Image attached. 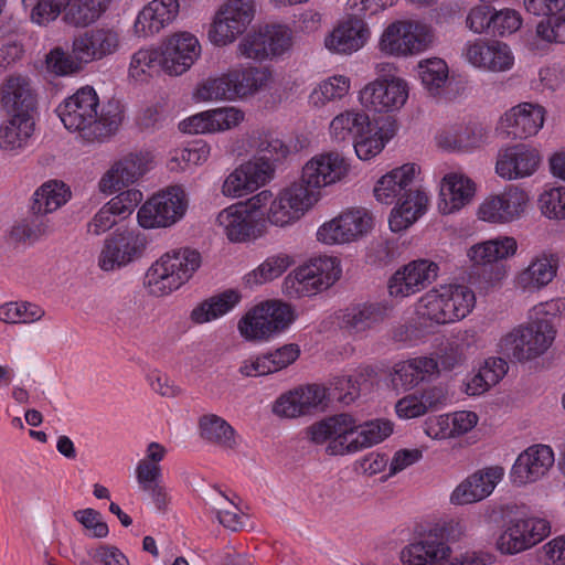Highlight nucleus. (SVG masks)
I'll return each mask as SVG.
<instances>
[{
  "mask_svg": "<svg viewBox=\"0 0 565 565\" xmlns=\"http://www.w3.org/2000/svg\"><path fill=\"white\" fill-rule=\"evenodd\" d=\"M162 71L160 49H140L131 56L129 75L136 81H145L152 73Z\"/></svg>",
  "mask_w": 565,
  "mask_h": 565,
  "instance_id": "obj_51",
  "label": "nucleus"
},
{
  "mask_svg": "<svg viewBox=\"0 0 565 565\" xmlns=\"http://www.w3.org/2000/svg\"><path fill=\"white\" fill-rule=\"evenodd\" d=\"M179 8L178 0H152L138 13L135 34L147 38L159 33L177 18Z\"/></svg>",
  "mask_w": 565,
  "mask_h": 565,
  "instance_id": "obj_35",
  "label": "nucleus"
},
{
  "mask_svg": "<svg viewBox=\"0 0 565 565\" xmlns=\"http://www.w3.org/2000/svg\"><path fill=\"white\" fill-rule=\"evenodd\" d=\"M71 0H22L24 8L31 10L33 22L43 25L55 20Z\"/></svg>",
  "mask_w": 565,
  "mask_h": 565,
  "instance_id": "obj_55",
  "label": "nucleus"
},
{
  "mask_svg": "<svg viewBox=\"0 0 565 565\" xmlns=\"http://www.w3.org/2000/svg\"><path fill=\"white\" fill-rule=\"evenodd\" d=\"M518 242L514 237L499 235L471 245L467 249V257L472 266L483 268L484 279L495 285L502 281L508 274L503 260L515 256Z\"/></svg>",
  "mask_w": 565,
  "mask_h": 565,
  "instance_id": "obj_11",
  "label": "nucleus"
},
{
  "mask_svg": "<svg viewBox=\"0 0 565 565\" xmlns=\"http://www.w3.org/2000/svg\"><path fill=\"white\" fill-rule=\"evenodd\" d=\"M452 550L437 527L407 543L399 552L402 565H447Z\"/></svg>",
  "mask_w": 565,
  "mask_h": 565,
  "instance_id": "obj_22",
  "label": "nucleus"
},
{
  "mask_svg": "<svg viewBox=\"0 0 565 565\" xmlns=\"http://www.w3.org/2000/svg\"><path fill=\"white\" fill-rule=\"evenodd\" d=\"M227 77L234 100L253 96L263 89L269 79V74L264 68L249 66L232 68L227 72Z\"/></svg>",
  "mask_w": 565,
  "mask_h": 565,
  "instance_id": "obj_43",
  "label": "nucleus"
},
{
  "mask_svg": "<svg viewBox=\"0 0 565 565\" xmlns=\"http://www.w3.org/2000/svg\"><path fill=\"white\" fill-rule=\"evenodd\" d=\"M44 310L30 302H7L0 307V321L6 323H32L44 316Z\"/></svg>",
  "mask_w": 565,
  "mask_h": 565,
  "instance_id": "obj_54",
  "label": "nucleus"
},
{
  "mask_svg": "<svg viewBox=\"0 0 565 565\" xmlns=\"http://www.w3.org/2000/svg\"><path fill=\"white\" fill-rule=\"evenodd\" d=\"M221 192L224 196L231 199L243 198L254 192L242 164L224 179Z\"/></svg>",
  "mask_w": 565,
  "mask_h": 565,
  "instance_id": "obj_60",
  "label": "nucleus"
},
{
  "mask_svg": "<svg viewBox=\"0 0 565 565\" xmlns=\"http://www.w3.org/2000/svg\"><path fill=\"white\" fill-rule=\"evenodd\" d=\"M142 192L136 189H129L114 196L106 205L111 210L117 218H126L136 206L142 201Z\"/></svg>",
  "mask_w": 565,
  "mask_h": 565,
  "instance_id": "obj_63",
  "label": "nucleus"
},
{
  "mask_svg": "<svg viewBox=\"0 0 565 565\" xmlns=\"http://www.w3.org/2000/svg\"><path fill=\"white\" fill-rule=\"evenodd\" d=\"M292 308L279 300L265 301L246 313L238 322L243 338L264 341L285 331L295 320Z\"/></svg>",
  "mask_w": 565,
  "mask_h": 565,
  "instance_id": "obj_9",
  "label": "nucleus"
},
{
  "mask_svg": "<svg viewBox=\"0 0 565 565\" xmlns=\"http://www.w3.org/2000/svg\"><path fill=\"white\" fill-rule=\"evenodd\" d=\"M246 29L247 28L238 23L237 20L230 18L227 13L217 10L207 35L212 44L225 46L233 43Z\"/></svg>",
  "mask_w": 565,
  "mask_h": 565,
  "instance_id": "obj_50",
  "label": "nucleus"
},
{
  "mask_svg": "<svg viewBox=\"0 0 565 565\" xmlns=\"http://www.w3.org/2000/svg\"><path fill=\"white\" fill-rule=\"evenodd\" d=\"M476 306L473 290L463 284H443L426 291L416 306L417 315L437 324L466 318Z\"/></svg>",
  "mask_w": 565,
  "mask_h": 565,
  "instance_id": "obj_6",
  "label": "nucleus"
},
{
  "mask_svg": "<svg viewBox=\"0 0 565 565\" xmlns=\"http://www.w3.org/2000/svg\"><path fill=\"white\" fill-rule=\"evenodd\" d=\"M371 124L370 117L360 109H345L329 124V136L334 142L353 141Z\"/></svg>",
  "mask_w": 565,
  "mask_h": 565,
  "instance_id": "obj_41",
  "label": "nucleus"
},
{
  "mask_svg": "<svg viewBox=\"0 0 565 565\" xmlns=\"http://www.w3.org/2000/svg\"><path fill=\"white\" fill-rule=\"evenodd\" d=\"M168 449L157 441L147 445L145 457L137 462L135 473L137 483L143 492L148 493L158 510H166L170 498L162 483V468Z\"/></svg>",
  "mask_w": 565,
  "mask_h": 565,
  "instance_id": "obj_13",
  "label": "nucleus"
},
{
  "mask_svg": "<svg viewBox=\"0 0 565 565\" xmlns=\"http://www.w3.org/2000/svg\"><path fill=\"white\" fill-rule=\"evenodd\" d=\"M564 309L563 299H550L533 306L527 311V321L515 326L500 339V352L519 363L544 355L556 339L555 319Z\"/></svg>",
  "mask_w": 565,
  "mask_h": 565,
  "instance_id": "obj_1",
  "label": "nucleus"
},
{
  "mask_svg": "<svg viewBox=\"0 0 565 565\" xmlns=\"http://www.w3.org/2000/svg\"><path fill=\"white\" fill-rule=\"evenodd\" d=\"M316 204V192L295 182L279 191L268 207L266 218L271 225L285 227L299 221Z\"/></svg>",
  "mask_w": 565,
  "mask_h": 565,
  "instance_id": "obj_12",
  "label": "nucleus"
},
{
  "mask_svg": "<svg viewBox=\"0 0 565 565\" xmlns=\"http://www.w3.org/2000/svg\"><path fill=\"white\" fill-rule=\"evenodd\" d=\"M557 270L558 256L552 252H541L516 274L515 287L525 292L540 291L555 279Z\"/></svg>",
  "mask_w": 565,
  "mask_h": 565,
  "instance_id": "obj_30",
  "label": "nucleus"
},
{
  "mask_svg": "<svg viewBox=\"0 0 565 565\" xmlns=\"http://www.w3.org/2000/svg\"><path fill=\"white\" fill-rule=\"evenodd\" d=\"M146 246L147 239L139 231H116L105 239L98 265L105 271L119 269L141 257Z\"/></svg>",
  "mask_w": 565,
  "mask_h": 565,
  "instance_id": "obj_15",
  "label": "nucleus"
},
{
  "mask_svg": "<svg viewBox=\"0 0 565 565\" xmlns=\"http://www.w3.org/2000/svg\"><path fill=\"white\" fill-rule=\"evenodd\" d=\"M408 90L407 82L401 77L375 79L360 90L359 100L369 110L388 113L406 103Z\"/></svg>",
  "mask_w": 565,
  "mask_h": 565,
  "instance_id": "obj_18",
  "label": "nucleus"
},
{
  "mask_svg": "<svg viewBox=\"0 0 565 565\" xmlns=\"http://www.w3.org/2000/svg\"><path fill=\"white\" fill-rule=\"evenodd\" d=\"M365 130L353 140L358 158L364 161L371 160L381 153L387 142L382 129L372 125V122Z\"/></svg>",
  "mask_w": 565,
  "mask_h": 565,
  "instance_id": "obj_52",
  "label": "nucleus"
},
{
  "mask_svg": "<svg viewBox=\"0 0 565 565\" xmlns=\"http://www.w3.org/2000/svg\"><path fill=\"white\" fill-rule=\"evenodd\" d=\"M433 42L429 25L416 20H397L384 29L377 47L385 55L406 57L426 51Z\"/></svg>",
  "mask_w": 565,
  "mask_h": 565,
  "instance_id": "obj_8",
  "label": "nucleus"
},
{
  "mask_svg": "<svg viewBox=\"0 0 565 565\" xmlns=\"http://www.w3.org/2000/svg\"><path fill=\"white\" fill-rule=\"evenodd\" d=\"M555 461L547 445H533L522 451L511 468L510 479L515 486L535 482L547 475Z\"/></svg>",
  "mask_w": 565,
  "mask_h": 565,
  "instance_id": "obj_25",
  "label": "nucleus"
},
{
  "mask_svg": "<svg viewBox=\"0 0 565 565\" xmlns=\"http://www.w3.org/2000/svg\"><path fill=\"white\" fill-rule=\"evenodd\" d=\"M242 167L254 191L269 182L276 170L275 164L267 160V157L257 156L242 163Z\"/></svg>",
  "mask_w": 565,
  "mask_h": 565,
  "instance_id": "obj_57",
  "label": "nucleus"
},
{
  "mask_svg": "<svg viewBox=\"0 0 565 565\" xmlns=\"http://www.w3.org/2000/svg\"><path fill=\"white\" fill-rule=\"evenodd\" d=\"M324 387L310 384L281 395L274 404L273 412L281 417L295 418L326 406Z\"/></svg>",
  "mask_w": 565,
  "mask_h": 565,
  "instance_id": "obj_27",
  "label": "nucleus"
},
{
  "mask_svg": "<svg viewBox=\"0 0 565 565\" xmlns=\"http://www.w3.org/2000/svg\"><path fill=\"white\" fill-rule=\"evenodd\" d=\"M370 31L363 15H355L348 10V19L342 21L326 38V47L332 52L351 54L365 45Z\"/></svg>",
  "mask_w": 565,
  "mask_h": 565,
  "instance_id": "obj_28",
  "label": "nucleus"
},
{
  "mask_svg": "<svg viewBox=\"0 0 565 565\" xmlns=\"http://www.w3.org/2000/svg\"><path fill=\"white\" fill-rule=\"evenodd\" d=\"M195 98L202 102L233 100L227 73L202 82L195 89Z\"/></svg>",
  "mask_w": 565,
  "mask_h": 565,
  "instance_id": "obj_56",
  "label": "nucleus"
},
{
  "mask_svg": "<svg viewBox=\"0 0 565 565\" xmlns=\"http://www.w3.org/2000/svg\"><path fill=\"white\" fill-rule=\"evenodd\" d=\"M188 205L189 200L183 188L168 186L153 194L140 206L137 220L146 230L168 228L184 217Z\"/></svg>",
  "mask_w": 565,
  "mask_h": 565,
  "instance_id": "obj_10",
  "label": "nucleus"
},
{
  "mask_svg": "<svg viewBox=\"0 0 565 565\" xmlns=\"http://www.w3.org/2000/svg\"><path fill=\"white\" fill-rule=\"evenodd\" d=\"M540 164L539 152L526 145H515L498 154L495 171L507 180L532 175Z\"/></svg>",
  "mask_w": 565,
  "mask_h": 565,
  "instance_id": "obj_32",
  "label": "nucleus"
},
{
  "mask_svg": "<svg viewBox=\"0 0 565 565\" xmlns=\"http://www.w3.org/2000/svg\"><path fill=\"white\" fill-rule=\"evenodd\" d=\"M504 469L491 466L463 479L451 492L450 502L456 505L471 504L488 498L502 480Z\"/></svg>",
  "mask_w": 565,
  "mask_h": 565,
  "instance_id": "obj_26",
  "label": "nucleus"
},
{
  "mask_svg": "<svg viewBox=\"0 0 565 565\" xmlns=\"http://www.w3.org/2000/svg\"><path fill=\"white\" fill-rule=\"evenodd\" d=\"M372 227V217L362 209L349 210L322 224L317 237L326 244H344L356 241Z\"/></svg>",
  "mask_w": 565,
  "mask_h": 565,
  "instance_id": "obj_21",
  "label": "nucleus"
},
{
  "mask_svg": "<svg viewBox=\"0 0 565 565\" xmlns=\"http://www.w3.org/2000/svg\"><path fill=\"white\" fill-rule=\"evenodd\" d=\"M216 226L232 243H244L257 239L263 235V224L244 204H232L215 218Z\"/></svg>",
  "mask_w": 565,
  "mask_h": 565,
  "instance_id": "obj_23",
  "label": "nucleus"
},
{
  "mask_svg": "<svg viewBox=\"0 0 565 565\" xmlns=\"http://www.w3.org/2000/svg\"><path fill=\"white\" fill-rule=\"evenodd\" d=\"M487 139L488 131L481 125L451 127L436 137L438 147L447 151H468L480 147Z\"/></svg>",
  "mask_w": 565,
  "mask_h": 565,
  "instance_id": "obj_40",
  "label": "nucleus"
},
{
  "mask_svg": "<svg viewBox=\"0 0 565 565\" xmlns=\"http://www.w3.org/2000/svg\"><path fill=\"white\" fill-rule=\"evenodd\" d=\"M418 75L424 88L430 96H440L445 92L449 79L448 65L438 57L420 61L418 64Z\"/></svg>",
  "mask_w": 565,
  "mask_h": 565,
  "instance_id": "obj_46",
  "label": "nucleus"
},
{
  "mask_svg": "<svg viewBox=\"0 0 565 565\" xmlns=\"http://www.w3.org/2000/svg\"><path fill=\"white\" fill-rule=\"evenodd\" d=\"M121 46V36L114 26H95L73 39L72 52L84 64L103 61L116 54Z\"/></svg>",
  "mask_w": 565,
  "mask_h": 565,
  "instance_id": "obj_17",
  "label": "nucleus"
},
{
  "mask_svg": "<svg viewBox=\"0 0 565 565\" xmlns=\"http://www.w3.org/2000/svg\"><path fill=\"white\" fill-rule=\"evenodd\" d=\"M545 110L532 103H522L508 110L500 120L503 131L513 138L526 139L543 127Z\"/></svg>",
  "mask_w": 565,
  "mask_h": 565,
  "instance_id": "obj_29",
  "label": "nucleus"
},
{
  "mask_svg": "<svg viewBox=\"0 0 565 565\" xmlns=\"http://www.w3.org/2000/svg\"><path fill=\"white\" fill-rule=\"evenodd\" d=\"M539 204L542 213L548 218H565V186L544 190Z\"/></svg>",
  "mask_w": 565,
  "mask_h": 565,
  "instance_id": "obj_59",
  "label": "nucleus"
},
{
  "mask_svg": "<svg viewBox=\"0 0 565 565\" xmlns=\"http://www.w3.org/2000/svg\"><path fill=\"white\" fill-rule=\"evenodd\" d=\"M162 56V71L170 76L186 73L199 60L202 46L191 32L179 31L169 35L159 46Z\"/></svg>",
  "mask_w": 565,
  "mask_h": 565,
  "instance_id": "obj_16",
  "label": "nucleus"
},
{
  "mask_svg": "<svg viewBox=\"0 0 565 565\" xmlns=\"http://www.w3.org/2000/svg\"><path fill=\"white\" fill-rule=\"evenodd\" d=\"M438 372L437 360L431 356H417L395 363L391 372V382L395 388L408 391Z\"/></svg>",
  "mask_w": 565,
  "mask_h": 565,
  "instance_id": "obj_38",
  "label": "nucleus"
},
{
  "mask_svg": "<svg viewBox=\"0 0 565 565\" xmlns=\"http://www.w3.org/2000/svg\"><path fill=\"white\" fill-rule=\"evenodd\" d=\"M201 263V254L192 248L167 252L148 268L143 285L154 297L170 295L192 278Z\"/></svg>",
  "mask_w": 565,
  "mask_h": 565,
  "instance_id": "obj_5",
  "label": "nucleus"
},
{
  "mask_svg": "<svg viewBox=\"0 0 565 565\" xmlns=\"http://www.w3.org/2000/svg\"><path fill=\"white\" fill-rule=\"evenodd\" d=\"M199 425L204 439L226 449L237 445L235 430L224 418L215 414L204 415Z\"/></svg>",
  "mask_w": 565,
  "mask_h": 565,
  "instance_id": "obj_48",
  "label": "nucleus"
},
{
  "mask_svg": "<svg viewBox=\"0 0 565 565\" xmlns=\"http://www.w3.org/2000/svg\"><path fill=\"white\" fill-rule=\"evenodd\" d=\"M0 102L10 115H32L36 95L30 78L21 74L9 75L0 86Z\"/></svg>",
  "mask_w": 565,
  "mask_h": 565,
  "instance_id": "obj_33",
  "label": "nucleus"
},
{
  "mask_svg": "<svg viewBox=\"0 0 565 565\" xmlns=\"http://www.w3.org/2000/svg\"><path fill=\"white\" fill-rule=\"evenodd\" d=\"M300 350L297 344H285L274 351L264 353L269 374L279 372L292 364L299 356Z\"/></svg>",
  "mask_w": 565,
  "mask_h": 565,
  "instance_id": "obj_62",
  "label": "nucleus"
},
{
  "mask_svg": "<svg viewBox=\"0 0 565 565\" xmlns=\"http://www.w3.org/2000/svg\"><path fill=\"white\" fill-rule=\"evenodd\" d=\"M70 196L71 192L63 182H45L35 191L31 210L35 214L52 213L65 204Z\"/></svg>",
  "mask_w": 565,
  "mask_h": 565,
  "instance_id": "obj_45",
  "label": "nucleus"
},
{
  "mask_svg": "<svg viewBox=\"0 0 565 565\" xmlns=\"http://www.w3.org/2000/svg\"><path fill=\"white\" fill-rule=\"evenodd\" d=\"M351 89L350 77L334 74L322 78L312 88L308 97L309 105L315 109H322L330 103L342 100Z\"/></svg>",
  "mask_w": 565,
  "mask_h": 565,
  "instance_id": "obj_42",
  "label": "nucleus"
},
{
  "mask_svg": "<svg viewBox=\"0 0 565 565\" xmlns=\"http://www.w3.org/2000/svg\"><path fill=\"white\" fill-rule=\"evenodd\" d=\"M361 373L345 374L334 379L332 385L335 397L343 404H351L360 394Z\"/></svg>",
  "mask_w": 565,
  "mask_h": 565,
  "instance_id": "obj_64",
  "label": "nucleus"
},
{
  "mask_svg": "<svg viewBox=\"0 0 565 565\" xmlns=\"http://www.w3.org/2000/svg\"><path fill=\"white\" fill-rule=\"evenodd\" d=\"M241 300L235 290H226L217 296L200 302L190 315L191 320L202 324L215 320L231 311Z\"/></svg>",
  "mask_w": 565,
  "mask_h": 565,
  "instance_id": "obj_44",
  "label": "nucleus"
},
{
  "mask_svg": "<svg viewBox=\"0 0 565 565\" xmlns=\"http://www.w3.org/2000/svg\"><path fill=\"white\" fill-rule=\"evenodd\" d=\"M439 267L428 259H418L397 270L388 281V292L393 297L405 298L424 289L436 280Z\"/></svg>",
  "mask_w": 565,
  "mask_h": 565,
  "instance_id": "obj_24",
  "label": "nucleus"
},
{
  "mask_svg": "<svg viewBox=\"0 0 565 565\" xmlns=\"http://www.w3.org/2000/svg\"><path fill=\"white\" fill-rule=\"evenodd\" d=\"M475 193L476 185L470 178L462 172H448L440 181L438 209L445 215L455 213L469 204Z\"/></svg>",
  "mask_w": 565,
  "mask_h": 565,
  "instance_id": "obj_34",
  "label": "nucleus"
},
{
  "mask_svg": "<svg viewBox=\"0 0 565 565\" xmlns=\"http://www.w3.org/2000/svg\"><path fill=\"white\" fill-rule=\"evenodd\" d=\"M350 164L338 152H324L312 157L303 167L298 184H303L306 190L315 191L317 202L320 200L322 188L342 181L349 173Z\"/></svg>",
  "mask_w": 565,
  "mask_h": 565,
  "instance_id": "obj_14",
  "label": "nucleus"
},
{
  "mask_svg": "<svg viewBox=\"0 0 565 565\" xmlns=\"http://www.w3.org/2000/svg\"><path fill=\"white\" fill-rule=\"evenodd\" d=\"M478 332L475 329L459 331L448 344L447 352L441 358V364L446 369H454L463 360V354L470 348L476 347Z\"/></svg>",
  "mask_w": 565,
  "mask_h": 565,
  "instance_id": "obj_53",
  "label": "nucleus"
},
{
  "mask_svg": "<svg viewBox=\"0 0 565 565\" xmlns=\"http://www.w3.org/2000/svg\"><path fill=\"white\" fill-rule=\"evenodd\" d=\"M341 273L335 257H315L284 279L282 290L290 298L309 297L332 286Z\"/></svg>",
  "mask_w": 565,
  "mask_h": 565,
  "instance_id": "obj_7",
  "label": "nucleus"
},
{
  "mask_svg": "<svg viewBox=\"0 0 565 565\" xmlns=\"http://www.w3.org/2000/svg\"><path fill=\"white\" fill-rule=\"evenodd\" d=\"M387 310L379 302L351 306L340 316L339 326L350 335H363L385 319Z\"/></svg>",
  "mask_w": 565,
  "mask_h": 565,
  "instance_id": "obj_37",
  "label": "nucleus"
},
{
  "mask_svg": "<svg viewBox=\"0 0 565 565\" xmlns=\"http://www.w3.org/2000/svg\"><path fill=\"white\" fill-rule=\"evenodd\" d=\"M267 41L265 38L264 29L257 32L247 34L238 45L241 55L253 60H266L271 56L268 50Z\"/></svg>",
  "mask_w": 565,
  "mask_h": 565,
  "instance_id": "obj_61",
  "label": "nucleus"
},
{
  "mask_svg": "<svg viewBox=\"0 0 565 565\" xmlns=\"http://www.w3.org/2000/svg\"><path fill=\"white\" fill-rule=\"evenodd\" d=\"M292 264V258L285 254L266 258L257 268L245 275V285L253 289L280 277Z\"/></svg>",
  "mask_w": 565,
  "mask_h": 565,
  "instance_id": "obj_49",
  "label": "nucleus"
},
{
  "mask_svg": "<svg viewBox=\"0 0 565 565\" xmlns=\"http://www.w3.org/2000/svg\"><path fill=\"white\" fill-rule=\"evenodd\" d=\"M245 119L243 110L236 107H221L191 116L180 124L181 129L189 134H209L231 130Z\"/></svg>",
  "mask_w": 565,
  "mask_h": 565,
  "instance_id": "obj_31",
  "label": "nucleus"
},
{
  "mask_svg": "<svg viewBox=\"0 0 565 565\" xmlns=\"http://www.w3.org/2000/svg\"><path fill=\"white\" fill-rule=\"evenodd\" d=\"M529 195L518 186L488 196L478 209V217L493 224H508L519 220L525 212Z\"/></svg>",
  "mask_w": 565,
  "mask_h": 565,
  "instance_id": "obj_20",
  "label": "nucleus"
},
{
  "mask_svg": "<svg viewBox=\"0 0 565 565\" xmlns=\"http://www.w3.org/2000/svg\"><path fill=\"white\" fill-rule=\"evenodd\" d=\"M33 131L32 115H10V118L0 127V149L9 153H18L29 145Z\"/></svg>",
  "mask_w": 565,
  "mask_h": 565,
  "instance_id": "obj_39",
  "label": "nucleus"
},
{
  "mask_svg": "<svg viewBox=\"0 0 565 565\" xmlns=\"http://www.w3.org/2000/svg\"><path fill=\"white\" fill-rule=\"evenodd\" d=\"M393 431V424L375 419L363 424L349 414H340L313 424L309 428L310 438L316 444L329 441L331 455L354 454L386 439Z\"/></svg>",
  "mask_w": 565,
  "mask_h": 565,
  "instance_id": "obj_4",
  "label": "nucleus"
},
{
  "mask_svg": "<svg viewBox=\"0 0 565 565\" xmlns=\"http://www.w3.org/2000/svg\"><path fill=\"white\" fill-rule=\"evenodd\" d=\"M419 168L415 163H405L382 175L374 185L373 193L377 202L396 205L388 218L393 232H402L413 225L427 210L428 196L414 188Z\"/></svg>",
  "mask_w": 565,
  "mask_h": 565,
  "instance_id": "obj_3",
  "label": "nucleus"
},
{
  "mask_svg": "<svg viewBox=\"0 0 565 565\" xmlns=\"http://www.w3.org/2000/svg\"><path fill=\"white\" fill-rule=\"evenodd\" d=\"M146 172V162L139 154H128L116 161L100 178L98 189L111 194L135 183Z\"/></svg>",
  "mask_w": 565,
  "mask_h": 565,
  "instance_id": "obj_36",
  "label": "nucleus"
},
{
  "mask_svg": "<svg viewBox=\"0 0 565 565\" xmlns=\"http://www.w3.org/2000/svg\"><path fill=\"white\" fill-rule=\"evenodd\" d=\"M550 532L545 519H514L498 539L497 546L503 554H516L542 542Z\"/></svg>",
  "mask_w": 565,
  "mask_h": 565,
  "instance_id": "obj_19",
  "label": "nucleus"
},
{
  "mask_svg": "<svg viewBox=\"0 0 565 565\" xmlns=\"http://www.w3.org/2000/svg\"><path fill=\"white\" fill-rule=\"evenodd\" d=\"M111 0H73L64 15L74 26H87L97 21L108 9Z\"/></svg>",
  "mask_w": 565,
  "mask_h": 565,
  "instance_id": "obj_47",
  "label": "nucleus"
},
{
  "mask_svg": "<svg viewBox=\"0 0 565 565\" xmlns=\"http://www.w3.org/2000/svg\"><path fill=\"white\" fill-rule=\"evenodd\" d=\"M64 127L88 141H104L118 129L122 121V109L118 102L110 100L100 107L93 87L79 88L65 98L56 108Z\"/></svg>",
  "mask_w": 565,
  "mask_h": 565,
  "instance_id": "obj_2",
  "label": "nucleus"
},
{
  "mask_svg": "<svg viewBox=\"0 0 565 565\" xmlns=\"http://www.w3.org/2000/svg\"><path fill=\"white\" fill-rule=\"evenodd\" d=\"M45 63L51 73L60 76L77 73L84 65V62L77 60L73 53L70 55L60 47L50 51Z\"/></svg>",
  "mask_w": 565,
  "mask_h": 565,
  "instance_id": "obj_58",
  "label": "nucleus"
}]
</instances>
